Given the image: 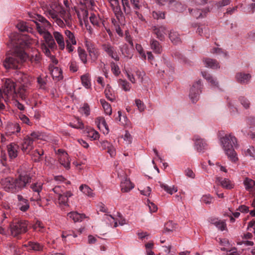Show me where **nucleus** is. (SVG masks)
Returning a JSON list of instances; mask_svg holds the SVG:
<instances>
[{"label":"nucleus","mask_w":255,"mask_h":255,"mask_svg":"<svg viewBox=\"0 0 255 255\" xmlns=\"http://www.w3.org/2000/svg\"><path fill=\"white\" fill-rule=\"evenodd\" d=\"M31 177L29 174L22 172L16 178L8 177L2 179L0 184L5 191L15 193L24 188L27 183L31 182Z\"/></svg>","instance_id":"1"},{"label":"nucleus","mask_w":255,"mask_h":255,"mask_svg":"<svg viewBox=\"0 0 255 255\" xmlns=\"http://www.w3.org/2000/svg\"><path fill=\"white\" fill-rule=\"evenodd\" d=\"M220 142L229 160L232 162H236L238 158L234 149L237 143L235 136L231 133L227 134L220 138Z\"/></svg>","instance_id":"2"},{"label":"nucleus","mask_w":255,"mask_h":255,"mask_svg":"<svg viewBox=\"0 0 255 255\" xmlns=\"http://www.w3.org/2000/svg\"><path fill=\"white\" fill-rule=\"evenodd\" d=\"M27 57L26 53L21 49H16L11 53H7L3 62L6 69H18L21 63L25 61Z\"/></svg>","instance_id":"3"},{"label":"nucleus","mask_w":255,"mask_h":255,"mask_svg":"<svg viewBox=\"0 0 255 255\" xmlns=\"http://www.w3.org/2000/svg\"><path fill=\"white\" fill-rule=\"evenodd\" d=\"M28 223L25 220H19L9 225L11 234L16 237L19 235L25 233L27 231Z\"/></svg>","instance_id":"4"},{"label":"nucleus","mask_w":255,"mask_h":255,"mask_svg":"<svg viewBox=\"0 0 255 255\" xmlns=\"http://www.w3.org/2000/svg\"><path fill=\"white\" fill-rule=\"evenodd\" d=\"M201 81L198 80L194 83L190 89L189 97L193 103H196L199 99V95L201 92Z\"/></svg>","instance_id":"5"},{"label":"nucleus","mask_w":255,"mask_h":255,"mask_svg":"<svg viewBox=\"0 0 255 255\" xmlns=\"http://www.w3.org/2000/svg\"><path fill=\"white\" fill-rule=\"evenodd\" d=\"M2 91L3 94L6 96L7 98L11 96L12 98L15 97L16 92L15 91V84L14 82L10 79H6L2 87Z\"/></svg>","instance_id":"6"},{"label":"nucleus","mask_w":255,"mask_h":255,"mask_svg":"<svg viewBox=\"0 0 255 255\" xmlns=\"http://www.w3.org/2000/svg\"><path fill=\"white\" fill-rule=\"evenodd\" d=\"M193 140L194 142L195 148L197 152L203 153L208 149V145L206 140L202 138L199 135H194Z\"/></svg>","instance_id":"7"},{"label":"nucleus","mask_w":255,"mask_h":255,"mask_svg":"<svg viewBox=\"0 0 255 255\" xmlns=\"http://www.w3.org/2000/svg\"><path fill=\"white\" fill-rule=\"evenodd\" d=\"M102 49L112 58L116 61H119L120 57L118 55L116 48L112 46L110 43H106L102 44Z\"/></svg>","instance_id":"8"},{"label":"nucleus","mask_w":255,"mask_h":255,"mask_svg":"<svg viewBox=\"0 0 255 255\" xmlns=\"http://www.w3.org/2000/svg\"><path fill=\"white\" fill-rule=\"evenodd\" d=\"M188 10L192 16L197 19H199L205 17L210 9L209 7H206L202 9L189 8Z\"/></svg>","instance_id":"9"},{"label":"nucleus","mask_w":255,"mask_h":255,"mask_svg":"<svg viewBox=\"0 0 255 255\" xmlns=\"http://www.w3.org/2000/svg\"><path fill=\"white\" fill-rule=\"evenodd\" d=\"M85 45L92 60L95 61L98 57V50L95 44L90 41H86Z\"/></svg>","instance_id":"10"},{"label":"nucleus","mask_w":255,"mask_h":255,"mask_svg":"<svg viewBox=\"0 0 255 255\" xmlns=\"http://www.w3.org/2000/svg\"><path fill=\"white\" fill-rule=\"evenodd\" d=\"M73 195V193L70 191L63 192L62 194L59 195L58 196V203L59 206L61 207H68V199Z\"/></svg>","instance_id":"11"},{"label":"nucleus","mask_w":255,"mask_h":255,"mask_svg":"<svg viewBox=\"0 0 255 255\" xmlns=\"http://www.w3.org/2000/svg\"><path fill=\"white\" fill-rule=\"evenodd\" d=\"M252 76L250 74L238 72L235 75L236 81L241 84H248L250 82Z\"/></svg>","instance_id":"12"},{"label":"nucleus","mask_w":255,"mask_h":255,"mask_svg":"<svg viewBox=\"0 0 255 255\" xmlns=\"http://www.w3.org/2000/svg\"><path fill=\"white\" fill-rule=\"evenodd\" d=\"M49 70L53 79H57L58 80H59L63 78L62 71L60 68L50 64Z\"/></svg>","instance_id":"13"},{"label":"nucleus","mask_w":255,"mask_h":255,"mask_svg":"<svg viewBox=\"0 0 255 255\" xmlns=\"http://www.w3.org/2000/svg\"><path fill=\"white\" fill-rule=\"evenodd\" d=\"M121 190L123 192H128L134 188V185L129 178L125 177L121 183Z\"/></svg>","instance_id":"14"},{"label":"nucleus","mask_w":255,"mask_h":255,"mask_svg":"<svg viewBox=\"0 0 255 255\" xmlns=\"http://www.w3.org/2000/svg\"><path fill=\"white\" fill-rule=\"evenodd\" d=\"M153 33L156 35V37L161 41L164 39L166 28L163 26H154L152 28Z\"/></svg>","instance_id":"15"},{"label":"nucleus","mask_w":255,"mask_h":255,"mask_svg":"<svg viewBox=\"0 0 255 255\" xmlns=\"http://www.w3.org/2000/svg\"><path fill=\"white\" fill-rule=\"evenodd\" d=\"M43 38L48 47L52 50L56 49L57 45L53 38V35L49 32H46L44 35H43Z\"/></svg>","instance_id":"16"},{"label":"nucleus","mask_w":255,"mask_h":255,"mask_svg":"<svg viewBox=\"0 0 255 255\" xmlns=\"http://www.w3.org/2000/svg\"><path fill=\"white\" fill-rule=\"evenodd\" d=\"M17 199L18 200V206L20 210L22 212H26L29 208V204L28 201L24 198L22 196L20 195H17Z\"/></svg>","instance_id":"17"},{"label":"nucleus","mask_w":255,"mask_h":255,"mask_svg":"<svg viewBox=\"0 0 255 255\" xmlns=\"http://www.w3.org/2000/svg\"><path fill=\"white\" fill-rule=\"evenodd\" d=\"M8 156L10 159H13L17 156V151L19 146L17 144L11 143L7 146Z\"/></svg>","instance_id":"18"},{"label":"nucleus","mask_w":255,"mask_h":255,"mask_svg":"<svg viewBox=\"0 0 255 255\" xmlns=\"http://www.w3.org/2000/svg\"><path fill=\"white\" fill-rule=\"evenodd\" d=\"M216 181L220 183L223 188L227 189H231L234 188V184L228 178L223 179L222 177H217L216 178Z\"/></svg>","instance_id":"19"},{"label":"nucleus","mask_w":255,"mask_h":255,"mask_svg":"<svg viewBox=\"0 0 255 255\" xmlns=\"http://www.w3.org/2000/svg\"><path fill=\"white\" fill-rule=\"evenodd\" d=\"M68 218L72 220L74 222H81L86 218L84 214H80L77 212H71L67 214Z\"/></svg>","instance_id":"20"},{"label":"nucleus","mask_w":255,"mask_h":255,"mask_svg":"<svg viewBox=\"0 0 255 255\" xmlns=\"http://www.w3.org/2000/svg\"><path fill=\"white\" fill-rule=\"evenodd\" d=\"M33 139L31 138L29 136L27 135L24 138V140L21 145V149L23 151H26L27 150H29L32 149L33 143Z\"/></svg>","instance_id":"21"},{"label":"nucleus","mask_w":255,"mask_h":255,"mask_svg":"<svg viewBox=\"0 0 255 255\" xmlns=\"http://www.w3.org/2000/svg\"><path fill=\"white\" fill-rule=\"evenodd\" d=\"M169 38L172 43L175 45L178 44L181 42L179 34L174 30L170 31Z\"/></svg>","instance_id":"22"},{"label":"nucleus","mask_w":255,"mask_h":255,"mask_svg":"<svg viewBox=\"0 0 255 255\" xmlns=\"http://www.w3.org/2000/svg\"><path fill=\"white\" fill-rule=\"evenodd\" d=\"M53 36L58 43L59 48L63 50L65 48V43L63 35L58 31H54L53 33Z\"/></svg>","instance_id":"23"},{"label":"nucleus","mask_w":255,"mask_h":255,"mask_svg":"<svg viewBox=\"0 0 255 255\" xmlns=\"http://www.w3.org/2000/svg\"><path fill=\"white\" fill-rule=\"evenodd\" d=\"M28 245L30 246V248L27 249L28 252H30V251H33L34 252H41L43 251L44 248L42 244L32 241L28 242Z\"/></svg>","instance_id":"24"},{"label":"nucleus","mask_w":255,"mask_h":255,"mask_svg":"<svg viewBox=\"0 0 255 255\" xmlns=\"http://www.w3.org/2000/svg\"><path fill=\"white\" fill-rule=\"evenodd\" d=\"M151 48L157 54L161 53L162 47L159 42L154 39H151L150 41Z\"/></svg>","instance_id":"25"},{"label":"nucleus","mask_w":255,"mask_h":255,"mask_svg":"<svg viewBox=\"0 0 255 255\" xmlns=\"http://www.w3.org/2000/svg\"><path fill=\"white\" fill-rule=\"evenodd\" d=\"M206 66L211 68L212 69H217L219 68V63L215 59H213L210 58H205L204 60Z\"/></svg>","instance_id":"26"},{"label":"nucleus","mask_w":255,"mask_h":255,"mask_svg":"<svg viewBox=\"0 0 255 255\" xmlns=\"http://www.w3.org/2000/svg\"><path fill=\"white\" fill-rule=\"evenodd\" d=\"M169 6L176 11H181L182 10L181 3L175 0H169L168 1Z\"/></svg>","instance_id":"27"},{"label":"nucleus","mask_w":255,"mask_h":255,"mask_svg":"<svg viewBox=\"0 0 255 255\" xmlns=\"http://www.w3.org/2000/svg\"><path fill=\"white\" fill-rule=\"evenodd\" d=\"M158 183L161 188L164 189L165 191L170 195H172L173 193L177 191V187H175L174 186L170 187L161 182H159Z\"/></svg>","instance_id":"28"},{"label":"nucleus","mask_w":255,"mask_h":255,"mask_svg":"<svg viewBox=\"0 0 255 255\" xmlns=\"http://www.w3.org/2000/svg\"><path fill=\"white\" fill-rule=\"evenodd\" d=\"M47 77V76H45L44 77H42L41 76H40L37 77V82L38 83L40 89L42 90L46 89Z\"/></svg>","instance_id":"29"},{"label":"nucleus","mask_w":255,"mask_h":255,"mask_svg":"<svg viewBox=\"0 0 255 255\" xmlns=\"http://www.w3.org/2000/svg\"><path fill=\"white\" fill-rule=\"evenodd\" d=\"M111 7L117 18L119 20L122 19L124 16L119 4Z\"/></svg>","instance_id":"30"},{"label":"nucleus","mask_w":255,"mask_h":255,"mask_svg":"<svg viewBox=\"0 0 255 255\" xmlns=\"http://www.w3.org/2000/svg\"><path fill=\"white\" fill-rule=\"evenodd\" d=\"M60 163L66 169H69L70 168V161L68 158L67 153L61 156L59 159Z\"/></svg>","instance_id":"31"},{"label":"nucleus","mask_w":255,"mask_h":255,"mask_svg":"<svg viewBox=\"0 0 255 255\" xmlns=\"http://www.w3.org/2000/svg\"><path fill=\"white\" fill-rule=\"evenodd\" d=\"M15 96H19L23 100H26L27 92L26 89L24 85H22L19 88L18 92H16V94L15 95Z\"/></svg>","instance_id":"32"},{"label":"nucleus","mask_w":255,"mask_h":255,"mask_svg":"<svg viewBox=\"0 0 255 255\" xmlns=\"http://www.w3.org/2000/svg\"><path fill=\"white\" fill-rule=\"evenodd\" d=\"M79 189L86 195L90 197L93 196V191L88 185L82 184L80 186Z\"/></svg>","instance_id":"33"},{"label":"nucleus","mask_w":255,"mask_h":255,"mask_svg":"<svg viewBox=\"0 0 255 255\" xmlns=\"http://www.w3.org/2000/svg\"><path fill=\"white\" fill-rule=\"evenodd\" d=\"M100 101L105 110V113L107 115H111L112 113L111 105L104 99H101Z\"/></svg>","instance_id":"34"},{"label":"nucleus","mask_w":255,"mask_h":255,"mask_svg":"<svg viewBox=\"0 0 255 255\" xmlns=\"http://www.w3.org/2000/svg\"><path fill=\"white\" fill-rule=\"evenodd\" d=\"M11 40L10 44L13 47H17V45L21 44V42L19 39V35L17 33H14L13 35L9 36Z\"/></svg>","instance_id":"35"},{"label":"nucleus","mask_w":255,"mask_h":255,"mask_svg":"<svg viewBox=\"0 0 255 255\" xmlns=\"http://www.w3.org/2000/svg\"><path fill=\"white\" fill-rule=\"evenodd\" d=\"M78 53L80 60L82 61V62L84 64H86L87 62V55L85 50L84 49L81 48L80 47H79L78 48Z\"/></svg>","instance_id":"36"},{"label":"nucleus","mask_w":255,"mask_h":255,"mask_svg":"<svg viewBox=\"0 0 255 255\" xmlns=\"http://www.w3.org/2000/svg\"><path fill=\"white\" fill-rule=\"evenodd\" d=\"M82 85L87 89L91 86L90 80L88 74H84L81 77Z\"/></svg>","instance_id":"37"},{"label":"nucleus","mask_w":255,"mask_h":255,"mask_svg":"<svg viewBox=\"0 0 255 255\" xmlns=\"http://www.w3.org/2000/svg\"><path fill=\"white\" fill-rule=\"evenodd\" d=\"M16 27L21 32L29 31L31 28L24 21H19L16 25Z\"/></svg>","instance_id":"38"},{"label":"nucleus","mask_w":255,"mask_h":255,"mask_svg":"<svg viewBox=\"0 0 255 255\" xmlns=\"http://www.w3.org/2000/svg\"><path fill=\"white\" fill-rule=\"evenodd\" d=\"M33 21L34 22V23L36 25V29L38 32V33L40 35H42L43 36L45 35V34L46 32H48L46 29V28H48V27H45L44 26V25H42L40 23H39L38 22H37L36 21H34V20H33Z\"/></svg>","instance_id":"39"},{"label":"nucleus","mask_w":255,"mask_h":255,"mask_svg":"<svg viewBox=\"0 0 255 255\" xmlns=\"http://www.w3.org/2000/svg\"><path fill=\"white\" fill-rule=\"evenodd\" d=\"M119 84L125 91H129L130 89V84L126 80L120 79L119 80Z\"/></svg>","instance_id":"40"},{"label":"nucleus","mask_w":255,"mask_h":255,"mask_svg":"<svg viewBox=\"0 0 255 255\" xmlns=\"http://www.w3.org/2000/svg\"><path fill=\"white\" fill-rule=\"evenodd\" d=\"M244 184L246 189L250 190L255 185V182L252 179L246 178L244 182Z\"/></svg>","instance_id":"41"},{"label":"nucleus","mask_w":255,"mask_h":255,"mask_svg":"<svg viewBox=\"0 0 255 255\" xmlns=\"http://www.w3.org/2000/svg\"><path fill=\"white\" fill-rule=\"evenodd\" d=\"M96 123H98V126L100 128V125L103 126L107 130V132L108 133L109 129L108 128V126L105 120V119L103 117H98L96 119Z\"/></svg>","instance_id":"42"},{"label":"nucleus","mask_w":255,"mask_h":255,"mask_svg":"<svg viewBox=\"0 0 255 255\" xmlns=\"http://www.w3.org/2000/svg\"><path fill=\"white\" fill-rule=\"evenodd\" d=\"M9 134L18 133L20 131V127L18 124H14L8 128Z\"/></svg>","instance_id":"43"},{"label":"nucleus","mask_w":255,"mask_h":255,"mask_svg":"<svg viewBox=\"0 0 255 255\" xmlns=\"http://www.w3.org/2000/svg\"><path fill=\"white\" fill-rule=\"evenodd\" d=\"M79 112L84 113L86 117L90 114V109L88 103H84L83 106L79 109Z\"/></svg>","instance_id":"44"},{"label":"nucleus","mask_w":255,"mask_h":255,"mask_svg":"<svg viewBox=\"0 0 255 255\" xmlns=\"http://www.w3.org/2000/svg\"><path fill=\"white\" fill-rule=\"evenodd\" d=\"M36 16V19L40 22L41 23H40L41 24L44 25L45 27H50L51 26L50 22L45 17L39 14H37Z\"/></svg>","instance_id":"45"},{"label":"nucleus","mask_w":255,"mask_h":255,"mask_svg":"<svg viewBox=\"0 0 255 255\" xmlns=\"http://www.w3.org/2000/svg\"><path fill=\"white\" fill-rule=\"evenodd\" d=\"M65 34L66 35V36L69 38V40L70 41L72 45L76 44V41L73 33H72L69 30H66L65 31Z\"/></svg>","instance_id":"46"},{"label":"nucleus","mask_w":255,"mask_h":255,"mask_svg":"<svg viewBox=\"0 0 255 255\" xmlns=\"http://www.w3.org/2000/svg\"><path fill=\"white\" fill-rule=\"evenodd\" d=\"M42 185L41 183H34L31 185L30 188L35 193H40L42 190Z\"/></svg>","instance_id":"47"},{"label":"nucleus","mask_w":255,"mask_h":255,"mask_svg":"<svg viewBox=\"0 0 255 255\" xmlns=\"http://www.w3.org/2000/svg\"><path fill=\"white\" fill-rule=\"evenodd\" d=\"M44 154V151L41 149L38 150L37 149L34 150L33 155L34 156L37 157L34 159L35 162H39L42 160V156Z\"/></svg>","instance_id":"48"},{"label":"nucleus","mask_w":255,"mask_h":255,"mask_svg":"<svg viewBox=\"0 0 255 255\" xmlns=\"http://www.w3.org/2000/svg\"><path fill=\"white\" fill-rule=\"evenodd\" d=\"M239 100L241 104L246 109H248L250 108V102L247 98L244 97H240Z\"/></svg>","instance_id":"49"},{"label":"nucleus","mask_w":255,"mask_h":255,"mask_svg":"<svg viewBox=\"0 0 255 255\" xmlns=\"http://www.w3.org/2000/svg\"><path fill=\"white\" fill-rule=\"evenodd\" d=\"M111 68H112V71L113 73V74L116 76H118L120 73L121 71H120L119 67L118 65H117L115 62H112L111 63Z\"/></svg>","instance_id":"50"},{"label":"nucleus","mask_w":255,"mask_h":255,"mask_svg":"<svg viewBox=\"0 0 255 255\" xmlns=\"http://www.w3.org/2000/svg\"><path fill=\"white\" fill-rule=\"evenodd\" d=\"M211 52L214 54L216 53L219 55L222 54L224 57H227L228 56L226 51H225L222 49L219 48H213L211 51Z\"/></svg>","instance_id":"51"},{"label":"nucleus","mask_w":255,"mask_h":255,"mask_svg":"<svg viewBox=\"0 0 255 255\" xmlns=\"http://www.w3.org/2000/svg\"><path fill=\"white\" fill-rule=\"evenodd\" d=\"M105 94L106 98L111 102H114L115 99V96L111 92L110 89L106 88L105 90Z\"/></svg>","instance_id":"52"},{"label":"nucleus","mask_w":255,"mask_h":255,"mask_svg":"<svg viewBox=\"0 0 255 255\" xmlns=\"http://www.w3.org/2000/svg\"><path fill=\"white\" fill-rule=\"evenodd\" d=\"M214 225L222 231L225 230L226 228V223L220 220H218L216 223H214Z\"/></svg>","instance_id":"53"},{"label":"nucleus","mask_w":255,"mask_h":255,"mask_svg":"<svg viewBox=\"0 0 255 255\" xmlns=\"http://www.w3.org/2000/svg\"><path fill=\"white\" fill-rule=\"evenodd\" d=\"M228 102V107L230 111V113L232 115H234L238 113V109L235 107L231 103V101L229 100V98L227 99Z\"/></svg>","instance_id":"54"},{"label":"nucleus","mask_w":255,"mask_h":255,"mask_svg":"<svg viewBox=\"0 0 255 255\" xmlns=\"http://www.w3.org/2000/svg\"><path fill=\"white\" fill-rule=\"evenodd\" d=\"M245 154L246 156H250L255 159V148L253 146H250L245 151Z\"/></svg>","instance_id":"55"},{"label":"nucleus","mask_w":255,"mask_h":255,"mask_svg":"<svg viewBox=\"0 0 255 255\" xmlns=\"http://www.w3.org/2000/svg\"><path fill=\"white\" fill-rule=\"evenodd\" d=\"M136 106L140 112H142L145 109V106L143 103L139 99H136L135 101Z\"/></svg>","instance_id":"56"},{"label":"nucleus","mask_w":255,"mask_h":255,"mask_svg":"<svg viewBox=\"0 0 255 255\" xmlns=\"http://www.w3.org/2000/svg\"><path fill=\"white\" fill-rule=\"evenodd\" d=\"M153 16L155 19H164L165 18V13L164 12L158 11V12H153Z\"/></svg>","instance_id":"57"},{"label":"nucleus","mask_w":255,"mask_h":255,"mask_svg":"<svg viewBox=\"0 0 255 255\" xmlns=\"http://www.w3.org/2000/svg\"><path fill=\"white\" fill-rule=\"evenodd\" d=\"M202 201L207 204H210L212 203V197L210 194L205 195L202 197Z\"/></svg>","instance_id":"58"},{"label":"nucleus","mask_w":255,"mask_h":255,"mask_svg":"<svg viewBox=\"0 0 255 255\" xmlns=\"http://www.w3.org/2000/svg\"><path fill=\"white\" fill-rule=\"evenodd\" d=\"M231 0H221L218 1L216 5L218 7H223L230 4Z\"/></svg>","instance_id":"59"},{"label":"nucleus","mask_w":255,"mask_h":255,"mask_svg":"<svg viewBox=\"0 0 255 255\" xmlns=\"http://www.w3.org/2000/svg\"><path fill=\"white\" fill-rule=\"evenodd\" d=\"M120 50L124 56H126L128 54V47L127 44H125L120 47Z\"/></svg>","instance_id":"60"},{"label":"nucleus","mask_w":255,"mask_h":255,"mask_svg":"<svg viewBox=\"0 0 255 255\" xmlns=\"http://www.w3.org/2000/svg\"><path fill=\"white\" fill-rule=\"evenodd\" d=\"M47 13L53 19L57 18V17H58L57 12L54 9L48 10Z\"/></svg>","instance_id":"61"},{"label":"nucleus","mask_w":255,"mask_h":255,"mask_svg":"<svg viewBox=\"0 0 255 255\" xmlns=\"http://www.w3.org/2000/svg\"><path fill=\"white\" fill-rule=\"evenodd\" d=\"M40 193H35V194L31 198V201H35L37 202V204L41 206V203L40 202L41 201V197L39 194Z\"/></svg>","instance_id":"62"},{"label":"nucleus","mask_w":255,"mask_h":255,"mask_svg":"<svg viewBox=\"0 0 255 255\" xmlns=\"http://www.w3.org/2000/svg\"><path fill=\"white\" fill-rule=\"evenodd\" d=\"M148 206L151 212H155L157 210V206L155 205L153 203L150 202L149 200H147Z\"/></svg>","instance_id":"63"},{"label":"nucleus","mask_w":255,"mask_h":255,"mask_svg":"<svg viewBox=\"0 0 255 255\" xmlns=\"http://www.w3.org/2000/svg\"><path fill=\"white\" fill-rule=\"evenodd\" d=\"M107 152L109 153L110 156L113 157H114L116 154V151L115 148L114 147L113 144H112L111 145L107 148Z\"/></svg>","instance_id":"64"}]
</instances>
